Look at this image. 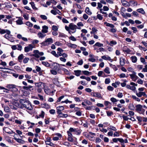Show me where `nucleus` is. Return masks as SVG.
I'll return each mask as SVG.
<instances>
[{
  "label": "nucleus",
  "mask_w": 147,
  "mask_h": 147,
  "mask_svg": "<svg viewBox=\"0 0 147 147\" xmlns=\"http://www.w3.org/2000/svg\"><path fill=\"white\" fill-rule=\"evenodd\" d=\"M19 97H10V101L13 105H14L15 107L13 106L10 105V107L12 109L17 110V108H19L21 109V104L18 102L19 100Z\"/></svg>",
  "instance_id": "obj_1"
},
{
  "label": "nucleus",
  "mask_w": 147,
  "mask_h": 147,
  "mask_svg": "<svg viewBox=\"0 0 147 147\" xmlns=\"http://www.w3.org/2000/svg\"><path fill=\"white\" fill-rule=\"evenodd\" d=\"M19 102L21 104V109L25 108L28 110H32L33 108L30 102L28 100L24 99H20Z\"/></svg>",
  "instance_id": "obj_2"
},
{
  "label": "nucleus",
  "mask_w": 147,
  "mask_h": 147,
  "mask_svg": "<svg viewBox=\"0 0 147 147\" xmlns=\"http://www.w3.org/2000/svg\"><path fill=\"white\" fill-rule=\"evenodd\" d=\"M17 87V86L15 85L10 84V97L19 96L17 94L18 89Z\"/></svg>",
  "instance_id": "obj_3"
},
{
  "label": "nucleus",
  "mask_w": 147,
  "mask_h": 147,
  "mask_svg": "<svg viewBox=\"0 0 147 147\" xmlns=\"http://www.w3.org/2000/svg\"><path fill=\"white\" fill-rule=\"evenodd\" d=\"M136 111L140 114H144L145 109H142V105L140 104L136 105L135 106Z\"/></svg>",
  "instance_id": "obj_4"
},
{
  "label": "nucleus",
  "mask_w": 147,
  "mask_h": 147,
  "mask_svg": "<svg viewBox=\"0 0 147 147\" xmlns=\"http://www.w3.org/2000/svg\"><path fill=\"white\" fill-rule=\"evenodd\" d=\"M53 42V39L52 38H47L45 41L40 43V44L41 45V47H42V46H48Z\"/></svg>",
  "instance_id": "obj_5"
},
{
  "label": "nucleus",
  "mask_w": 147,
  "mask_h": 147,
  "mask_svg": "<svg viewBox=\"0 0 147 147\" xmlns=\"http://www.w3.org/2000/svg\"><path fill=\"white\" fill-rule=\"evenodd\" d=\"M132 74H130L129 75L130 76V77L132 80L135 82L136 80L138 78V77L136 75V73L134 71H132Z\"/></svg>",
  "instance_id": "obj_6"
},
{
  "label": "nucleus",
  "mask_w": 147,
  "mask_h": 147,
  "mask_svg": "<svg viewBox=\"0 0 147 147\" xmlns=\"http://www.w3.org/2000/svg\"><path fill=\"white\" fill-rule=\"evenodd\" d=\"M33 46L31 44H29L27 46L25 47L24 48V52H28L30 51H31L32 50Z\"/></svg>",
  "instance_id": "obj_7"
},
{
  "label": "nucleus",
  "mask_w": 147,
  "mask_h": 147,
  "mask_svg": "<svg viewBox=\"0 0 147 147\" xmlns=\"http://www.w3.org/2000/svg\"><path fill=\"white\" fill-rule=\"evenodd\" d=\"M69 26L70 29L74 30L73 32H71V33H74L76 32V29L77 28L76 25L72 23H70L69 25Z\"/></svg>",
  "instance_id": "obj_8"
},
{
  "label": "nucleus",
  "mask_w": 147,
  "mask_h": 147,
  "mask_svg": "<svg viewBox=\"0 0 147 147\" xmlns=\"http://www.w3.org/2000/svg\"><path fill=\"white\" fill-rule=\"evenodd\" d=\"M13 134H14L13 136L14 138H13L17 142L20 143H24V141L22 140L21 139H19V138H16V136H18L17 134H16L14 133Z\"/></svg>",
  "instance_id": "obj_9"
},
{
  "label": "nucleus",
  "mask_w": 147,
  "mask_h": 147,
  "mask_svg": "<svg viewBox=\"0 0 147 147\" xmlns=\"http://www.w3.org/2000/svg\"><path fill=\"white\" fill-rule=\"evenodd\" d=\"M35 84L38 88H43L45 87L44 83L41 82L35 83Z\"/></svg>",
  "instance_id": "obj_10"
},
{
  "label": "nucleus",
  "mask_w": 147,
  "mask_h": 147,
  "mask_svg": "<svg viewBox=\"0 0 147 147\" xmlns=\"http://www.w3.org/2000/svg\"><path fill=\"white\" fill-rule=\"evenodd\" d=\"M34 54H32L30 55L31 56H33L35 57L38 58L40 57V56L39 55L38 53L39 51L38 50H34L33 51Z\"/></svg>",
  "instance_id": "obj_11"
},
{
  "label": "nucleus",
  "mask_w": 147,
  "mask_h": 147,
  "mask_svg": "<svg viewBox=\"0 0 147 147\" xmlns=\"http://www.w3.org/2000/svg\"><path fill=\"white\" fill-rule=\"evenodd\" d=\"M32 86L30 85H29L28 86H24L23 87V88L25 90L31 91L32 90H33V89L32 88Z\"/></svg>",
  "instance_id": "obj_12"
},
{
  "label": "nucleus",
  "mask_w": 147,
  "mask_h": 147,
  "mask_svg": "<svg viewBox=\"0 0 147 147\" xmlns=\"http://www.w3.org/2000/svg\"><path fill=\"white\" fill-rule=\"evenodd\" d=\"M55 64L57 65L54 66L53 69L57 71H59L60 69V64L56 62L53 63L54 64Z\"/></svg>",
  "instance_id": "obj_13"
},
{
  "label": "nucleus",
  "mask_w": 147,
  "mask_h": 147,
  "mask_svg": "<svg viewBox=\"0 0 147 147\" xmlns=\"http://www.w3.org/2000/svg\"><path fill=\"white\" fill-rule=\"evenodd\" d=\"M42 30L41 32L43 33H47L48 32V27L45 25H44L42 27Z\"/></svg>",
  "instance_id": "obj_14"
},
{
  "label": "nucleus",
  "mask_w": 147,
  "mask_h": 147,
  "mask_svg": "<svg viewBox=\"0 0 147 147\" xmlns=\"http://www.w3.org/2000/svg\"><path fill=\"white\" fill-rule=\"evenodd\" d=\"M123 51L127 54H129L130 53L131 51L129 49L127 48V47L124 46L123 48Z\"/></svg>",
  "instance_id": "obj_15"
},
{
  "label": "nucleus",
  "mask_w": 147,
  "mask_h": 147,
  "mask_svg": "<svg viewBox=\"0 0 147 147\" xmlns=\"http://www.w3.org/2000/svg\"><path fill=\"white\" fill-rule=\"evenodd\" d=\"M107 44L111 47H113L114 45L117 44V42L115 40H112L110 42H107Z\"/></svg>",
  "instance_id": "obj_16"
},
{
  "label": "nucleus",
  "mask_w": 147,
  "mask_h": 147,
  "mask_svg": "<svg viewBox=\"0 0 147 147\" xmlns=\"http://www.w3.org/2000/svg\"><path fill=\"white\" fill-rule=\"evenodd\" d=\"M41 107L43 108H45L47 109L50 108V106L46 103H41Z\"/></svg>",
  "instance_id": "obj_17"
},
{
  "label": "nucleus",
  "mask_w": 147,
  "mask_h": 147,
  "mask_svg": "<svg viewBox=\"0 0 147 147\" xmlns=\"http://www.w3.org/2000/svg\"><path fill=\"white\" fill-rule=\"evenodd\" d=\"M19 19L16 21V24L18 25H21L23 24L22 20L23 18L22 17H18Z\"/></svg>",
  "instance_id": "obj_18"
},
{
  "label": "nucleus",
  "mask_w": 147,
  "mask_h": 147,
  "mask_svg": "<svg viewBox=\"0 0 147 147\" xmlns=\"http://www.w3.org/2000/svg\"><path fill=\"white\" fill-rule=\"evenodd\" d=\"M38 36L39 38H44L46 36V34L42 33L41 32H39L38 33Z\"/></svg>",
  "instance_id": "obj_19"
},
{
  "label": "nucleus",
  "mask_w": 147,
  "mask_h": 147,
  "mask_svg": "<svg viewBox=\"0 0 147 147\" xmlns=\"http://www.w3.org/2000/svg\"><path fill=\"white\" fill-rule=\"evenodd\" d=\"M24 56L23 54H22L20 55L18 57V61L19 62H21L22 59L24 58Z\"/></svg>",
  "instance_id": "obj_20"
},
{
  "label": "nucleus",
  "mask_w": 147,
  "mask_h": 147,
  "mask_svg": "<svg viewBox=\"0 0 147 147\" xmlns=\"http://www.w3.org/2000/svg\"><path fill=\"white\" fill-rule=\"evenodd\" d=\"M125 59L122 57H121L120 58V64L121 66H123L125 64Z\"/></svg>",
  "instance_id": "obj_21"
},
{
  "label": "nucleus",
  "mask_w": 147,
  "mask_h": 147,
  "mask_svg": "<svg viewBox=\"0 0 147 147\" xmlns=\"http://www.w3.org/2000/svg\"><path fill=\"white\" fill-rule=\"evenodd\" d=\"M95 97H97L99 99L102 98V97L101 96V94L98 92H95Z\"/></svg>",
  "instance_id": "obj_22"
},
{
  "label": "nucleus",
  "mask_w": 147,
  "mask_h": 147,
  "mask_svg": "<svg viewBox=\"0 0 147 147\" xmlns=\"http://www.w3.org/2000/svg\"><path fill=\"white\" fill-rule=\"evenodd\" d=\"M9 72H5V71H3L1 73V76L4 78H6L7 76L9 75Z\"/></svg>",
  "instance_id": "obj_23"
},
{
  "label": "nucleus",
  "mask_w": 147,
  "mask_h": 147,
  "mask_svg": "<svg viewBox=\"0 0 147 147\" xmlns=\"http://www.w3.org/2000/svg\"><path fill=\"white\" fill-rule=\"evenodd\" d=\"M75 75L77 76H79L81 73V71L80 70H75L74 71Z\"/></svg>",
  "instance_id": "obj_24"
},
{
  "label": "nucleus",
  "mask_w": 147,
  "mask_h": 147,
  "mask_svg": "<svg viewBox=\"0 0 147 147\" xmlns=\"http://www.w3.org/2000/svg\"><path fill=\"white\" fill-rule=\"evenodd\" d=\"M85 12L89 15H91L92 14V12L90 11L89 8L88 7H86Z\"/></svg>",
  "instance_id": "obj_25"
},
{
  "label": "nucleus",
  "mask_w": 147,
  "mask_h": 147,
  "mask_svg": "<svg viewBox=\"0 0 147 147\" xmlns=\"http://www.w3.org/2000/svg\"><path fill=\"white\" fill-rule=\"evenodd\" d=\"M130 58L132 62L134 63H135L137 61V59L136 56H132Z\"/></svg>",
  "instance_id": "obj_26"
},
{
  "label": "nucleus",
  "mask_w": 147,
  "mask_h": 147,
  "mask_svg": "<svg viewBox=\"0 0 147 147\" xmlns=\"http://www.w3.org/2000/svg\"><path fill=\"white\" fill-rule=\"evenodd\" d=\"M137 11L138 12L142 14H144L145 13V11L142 8H140L138 9L137 10Z\"/></svg>",
  "instance_id": "obj_27"
},
{
  "label": "nucleus",
  "mask_w": 147,
  "mask_h": 147,
  "mask_svg": "<svg viewBox=\"0 0 147 147\" xmlns=\"http://www.w3.org/2000/svg\"><path fill=\"white\" fill-rule=\"evenodd\" d=\"M128 108L131 110H134L135 107L133 104L130 103L128 106Z\"/></svg>",
  "instance_id": "obj_28"
},
{
  "label": "nucleus",
  "mask_w": 147,
  "mask_h": 147,
  "mask_svg": "<svg viewBox=\"0 0 147 147\" xmlns=\"http://www.w3.org/2000/svg\"><path fill=\"white\" fill-rule=\"evenodd\" d=\"M30 4L31 5L33 9L35 10H37L38 9L37 8L35 7V5L34 2H31L30 3Z\"/></svg>",
  "instance_id": "obj_29"
},
{
  "label": "nucleus",
  "mask_w": 147,
  "mask_h": 147,
  "mask_svg": "<svg viewBox=\"0 0 147 147\" xmlns=\"http://www.w3.org/2000/svg\"><path fill=\"white\" fill-rule=\"evenodd\" d=\"M42 64L46 67H49L50 66V64L47 62L42 61Z\"/></svg>",
  "instance_id": "obj_30"
},
{
  "label": "nucleus",
  "mask_w": 147,
  "mask_h": 147,
  "mask_svg": "<svg viewBox=\"0 0 147 147\" xmlns=\"http://www.w3.org/2000/svg\"><path fill=\"white\" fill-rule=\"evenodd\" d=\"M109 64L110 67L113 69L115 71H117L118 69V68L115 65H113L110 63H109Z\"/></svg>",
  "instance_id": "obj_31"
},
{
  "label": "nucleus",
  "mask_w": 147,
  "mask_h": 147,
  "mask_svg": "<svg viewBox=\"0 0 147 147\" xmlns=\"http://www.w3.org/2000/svg\"><path fill=\"white\" fill-rule=\"evenodd\" d=\"M95 46H97L98 47H103V44L100 43L99 42H97L94 45V47Z\"/></svg>",
  "instance_id": "obj_32"
},
{
  "label": "nucleus",
  "mask_w": 147,
  "mask_h": 147,
  "mask_svg": "<svg viewBox=\"0 0 147 147\" xmlns=\"http://www.w3.org/2000/svg\"><path fill=\"white\" fill-rule=\"evenodd\" d=\"M65 97V96L62 95L61 96L59 97L57 99V101L56 102L55 104H57L58 102H60L62 99L63 98Z\"/></svg>",
  "instance_id": "obj_33"
},
{
  "label": "nucleus",
  "mask_w": 147,
  "mask_h": 147,
  "mask_svg": "<svg viewBox=\"0 0 147 147\" xmlns=\"http://www.w3.org/2000/svg\"><path fill=\"white\" fill-rule=\"evenodd\" d=\"M129 3H131L134 6H137V2L134 1H130L129 2H128Z\"/></svg>",
  "instance_id": "obj_34"
},
{
  "label": "nucleus",
  "mask_w": 147,
  "mask_h": 147,
  "mask_svg": "<svg viewBox=\"0 0 147 147\" xmlns=\"http://www.w3.org/2000/svg\"><path fill=\"white\" fill-rule=\"evenodd\" d=\"M101 58L104 60H111V57L109 56H108L107 57L105 56L104 55L102 56Z\"/></svg>",
  "instance_id": "obj_35"
},
{
  "label": "nucleus",
  "mask_w": 147,
  "mask_h": 147,
  "mask_svg": "<svg viewBox=\"0 0 147 147\" xmlns=\"http://www.w3.org/2000/svg\"><path fill=\"white\" fill-rule=\"evenodd\" d=\"M104 72L107 74H110V71H109V67H107L104 70Z\"/></svg>",
  "instance_id": "obj_36"
},
{
  "label": "nucleus",
  "mask_w": 147,
  "mask_h": 147,
  "mask_svg": "<svg viewBox=\"0 0 147 147\" xmlns=\"http://www.w3.org/2000/svg\"><path fill=\"white\" fill-rule=\"evenodd\" d=\"M9 128L7 127H3V130L6 133L9 134Z\"/></svg>",
  "instance_id": "obj_37"
},
{
  "label": "nucleus",
  "mask_w": 147,
  "mask_h": 147,
  "mask_svg": "<svg viewBox=\"0 0 147 147\" xmlns=\"http://www.w3.org/2000/svg\"><path fill=\"white\" fill-rule=\"evenodd\" d=\"M7 32L6 33L7 34H5L4 36L5 38L9 40V30H7Z\"/></svg>",
  "instance_id": "obj_38"
},
{
  "label": "nucleus",
  "mask_w": 147,
  "mask_h": 147,
  "mask_svg": "<svg viewBox=\"0 0 147 147\" xmlns=\"http://www.w3.org/2000/svg\"><path fill=\"white\" fill-rule=\"evenodd\" d=\"M45 143L46 145H49L51 146H54L55 145L54 144L51 142H45Z\"/></svg>",
  "instance_id": "obj_39"
},
{
  "label": "nucleus",
  "mask_w": 147,
  "mask_h": 147,
  "mask_svg": "<svg viewBox=\"0 0 147 147\" xmlns=\"http://www.w3.org/2000/svg\"><path fill=\"white\" fill-rule=\"evenodd\" d=\"M7 30H5L4 29H2L0 28V33L1 34H4L7 32Z\"/></svg>",
  "instance_id": "obj_40"
},
{
  "label": "nucleus",
  "mask_w": 147,
  "mask_h": 147,
  "mask_svg": "<svg viewBox=\"0 0 147 147\" xmlns=\"http://www.w3.org/2000/svg\"><path fill=\"white\" fill-rule=\"evenodd\" d=\"M51 74L54 75H56L57 74V72L56 70L54 69H51L50 70Z\"/></svg>",
  "instance_id": "obj_41"
},
{
  "label": "nucleus",
  "mask_w": 147,
  "mask_h": 147,
  "mask_svg": "<svg viewBox=\"0 0 147 147\" xmlns=\"http://www.w3.org/2000/svg\"><path fill=\"white\" fill-rule=\"evenodd\" d=\"M105 51V49L104 48H102V47L96 50V52L97 53H98L100 52Z\"/></svg>",
  "instance_id": "obj_42"
},
{
  "label": "nucleus",
  "mask_w": 147,
  "mask_h": 147,
  "mask_svg": "<svg viewBox=\"0 0 147 147\" xmlns=\"http://www.w3.org/2000/svg\"><path fill=\"white\" fill-rule=\"evenodd\" d=\"M26 24L27 26L29 27H32L33 25V24L29 21L26 22Z\"/></svg>",
  "instance_id": "obj_43"
},
{
  "label": "nucleus",
  "mask_w": 147,
  "mask_h": 147,
  "mask_svg": "<svg viewBox=\"0 0 147 147\" xmlns=\"http://www.w3.org/2000/svg\"><path fill=\"white\" fill-rule=\"evenodd\" d=\"M132 97L133 99L136 100V101H138L140 102V98H138L136 97L135 95H132Z\"/></svg>",
  "instance_id": "obj_44"
},
{
  "label": "nucleus",
  "mask_w": 147,
  "mask_h": 147,
  "mask_svg": "<svg viewBox=\"0 0 147 147\" xmlns=\"http://www.w3.org/2000/svg\"><path fill=\"white\" fill-rule=\"evenodd\" d=\"M82 131V130H81L80 129L77 130V129H76L75 132L77 135H79L81 133V131Z\"/></svg>",
  "instance_id": "obj_45"
},
{
  "label": "nucleus",
  "mask_w": 147,
  "mask_h": 147,
  "mask_svg": "<svg viewBox=\"0 0 147 147\" xmlns=\"http://www.w3.org/2000/svg\"><path fill=\"white\" fill-rule=\"evenodd\" d=\"M106 113L107 116L109 117L113 114V113L112 111H106Z\"/></svg>",
  "instance_id": "obj_46"
},
{
  "label": "nucleus",
  "mask_w": 147,
  "mask_h": 147,
  "mask_svg": "<svg viewBox=\"0 0 147 147\" xmlns=\"http://www.w3.org/2000/svg\"><path fill=\"white\" fill-rule=\"evenodd\" d=\"M140 61L141 62L143 63L144 64H146V62H145V59L143 57H141L140 58Z\"/></svg>",
  "instance_id": "obj_47"
},
{
  "label": "nucleus",
  "mask_w": 147,
  "mask_h": 147,
  "mask_svg": "<svg viewBox=\"0 0 147 147\" xmlns=\"http://www.w3.org/2000/svg\"><path fill=\"white\" fill-rule=\"evenodd\" d=\"M29 59L28 58L25 57L23 60V62L25 64L27 63Z\"/></svg>",
  "instance_id": "obj_48"
},
{
  "label": "nucleus",
  "mask_w": 147,
  "mask_h": 147,
  "mask_svg": "<svg viewBox=\"0 0 147 147\" xmlns=\"http://www.w3.org/2000/svg\"><path fill=\"white\" fill-rule=\"evenodd\" d=\"M119 77L120 78H127V76H126L125 74L124 73H122L120 74Z\"/></svg>",
  "instance_id": "obj_49"
},
{
  "label": "nucleus",
  "mask_w": 147,
  "mask_h": 147,
  "mask_svg": "<svg viewBox=\"0 0 147 147\" xmlns=\"http://www.w3.org/2000/svg\"><path fill=\"white\" fill-rule=\"evenodd\" d=\"M101 141V139L98 137L96 138L95 139V142L96 143H100Z\"/></svg>",
  "instance_id": "obj_50"
},
{
  "label": "nucleus",
  "mask_w": 147,
  "mask_h": 147,
  "mask_svg": "<svg viewBox=\"0 0 147 147\" xmlns=\"http://www.w3.org/2000/svg\"><path fill=\"white\" fill-rule=\"evenodd\" d=\"M58 28L56 26L53 25L52 26V30L53 31H57L58 30Z\"/></svg>",
  "instance_id": "obj_51"
},
{
  "label": "nucleus",
  "mask_w": 147,
  "mask_h": 147,
  "mask_svg": "<svg viewBox=\"0 0 147 147\" xmlns=\"http://www.w3.org/2000/svg\"><path fill=\"white\" fill-rule=\"evenodd\" d=\"M17 45L18 46L17 49L19 51H21L22 48V46L20 44H18Z\"/></svg>",
  "instance_id": "obj_52"
},
{
  "label": "nucleus",
  "mask_w": 147,
  "mask_h": 147,
  "mask_svg": "<svg viewBox=\"0 0 147 147\" xmlns=\"http://www.w3.org/2000/svg\"><path fill=\"white\" fill-rule=\"evenodd\" d=\"M4 111L6 112H9V108L7 106H6L4 107Z\"/></svg>",
  "instance_id": "obj_53"
},
{
  "label": "nucleus",
  "mask_w": 147,
  "mask_h": 147,
  "mask_svg": "<svg viewBox=\"0 0 147 147\" xmlns=\"http://www.w3.org/2000/svg\"><path fill=\"white\" fill-rule=\"evenodd\" d=\"M58 109L61 111H62L64 110V108L63 106H59L57 107V109Z\"/></svg>",
  "instance_id": "obj_54"
},
{
  "label": "nucleus",
  "mask_w": 147,
  "mask_h": 147,
  "mask_svg": "<svg viewBox=\"0 0 147 147\" xmlns=\"http://www.w3.org/2000/svg\"><path fill=\"white\" fill-rule=\"evenodd\" d=\"M63 144L67 147H70L71 146L70 143L67 142H64Z\"/></svg>",
  "instance_id": "obj_55"
},
{
  "label": "nucleus",
  "mask_w": 147,
  "mask_h": 147,
  "mask_svg": "<svg viewBox=\"0 0 147 147\" xmlns=\"http://www.w3.org/2000/svg\"><path fill=\"white\" fill-rule=\"evenodd\" d=\"M136 118L138 121L139 122H141L142 121L143 117L140 116H137Z\"/></svg>",
  "instance_id": "obj_56"
},
{
  "label": "nucleus",
  "mask_w": 147,
  "mask_h": 147,
  "mask_svg": "<svg viewBox=\"0 0 147 147\" xmlns=\"http://www.w3.org/2000/svg\"><path fill=\"white\" fill-rule=\"evenodd\" d=\"M110 82V80L109 78H106L105 80V83L106 84H108Z\"/></svg>",
  "instance_id": "obj_57"
},
{
  "label": "nucleus",
  "mask_w": 147,
  "mask_h": 147,
  "mask_svg": "<svg viewBox=\"0 0 147 147\" xmlns=\"http://www.w3.org/2000/svg\"><path fill=\"white\" fill-rule=\"evenodd\" d=\"M51 13L54 15H57V14L58 13V12H57L56 10H55L53 9L51 10Z\"/></svg>",
  "instance_id": "obj_58"
},
{
  "label": "nucleus",
  "mask_w": 147,
  "mask_h": 147,
  "mask_svg": "<svg viewBox=\"0 0 147 147\" xmlns=\"http://www.w3.org/2000/svg\"><path fill=\"white\" fill-rule=\"evenodd\" d=\"M45 112L43 111H42L41 113L39 115V116L41 118H43L45 115Z\"/></svg>",
  "instance_id": "obj_59"
},
{
  "label": "nucleus",
  "mask_w": 147,
  "mask_h": 147,
  "mask_svg": "<svg viewBox=\"0 0 147 147\" xmlns=\"http://www.w3.org/2000/svg\"><path fill=\"white\" fill-rule=\"evenodd\" d=\"M49 112L52 115H54L55 113V111L53 109H51L49 110Z\"/></svg>",
  "instance_id": "obj_60"
},
{
  "label": "nucleus",
  "mask_w": 147,
  "mask_h": 147,
  "mask_svg": "<svg viewBox=\"0 0 147 147\" xmlns=\"http://www.w3.org/2000/svg\"><path fill=\"white\" fill-rule=\"evenodd\" d=\"M121 2L123 6H125L127 5V2L125 0H121Z\"/></svg>",
  "instance_id": "obj_61"
},
{
  "label": "nucleus",
  "mask_w": 147,
  "mask_h": 147,
  "mask_svg": "<svg viewBox=\"0 0 147 147\" xmlns=\"http://www.w3.org/2000/svg\"><path fill=\"white\" fill-rule=\"evenodd\" d=\"M40 17L43 20H46L47 19V17L45 15H40Z\"/></svg>",
  "instance_id": "obj_62"
},
{
  "label": "nucleus",
  "mask_w": 147,
  "mask_h": 147,
  "mask_svg": "<svg viewBox=\"0 0 147 147\" xmlns=\"http://www.w3.org/2000/svg\"><path fill=\"white\" fill-rule=\"evenodd\" d=\"M69 39L73 41H76V39L73 36H71L69 37Z\"/></svg>",
  "instance_id": "obj_63"
},
{
  "label": "nucleus",
  "mask_w": 147,
  "mask_h": 147,
  "mask_svg": "<svg viewBox=\"0 0 147 147\" xmlns=\"http://www.w3.org/2000/svg\"><path fill=\"white\" fill-rule=\"evenodd\" d=\"M97 18L100 20H102L103 17L100 14H98L97 16Z\"/></svg>",
  "instance_id": "obj_64"
}]
</instances>
